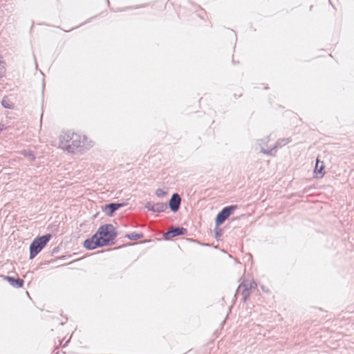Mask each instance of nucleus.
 <instances>
[{"mask_svg":"<svg viewBox=\"0 0 354 354\" xmlns=\"http://www.w3.org/2000/svg\"><path fill=\"white\" fill-rule=\"evenodd\" d=\"M95 142L86 135L71 130L62 131L58 136V147L72 154H84L92 149Z\"/></svg>","mask_w":354,"mask_h":354,"instance_id":"nucleus-1","label":"nucleus"},{"mask_svg":"<svg viewBox=\"0 0 354 354\" xmlns=\"http://www.w3.org/2000/svg\"><path fill=\"white\" fill-rule=\"evenodd\" d=\"M115 227L111 224H106L99 227L96 235L101 245H106L116 236Z\"/></svg>","mask_w":354,"mask_h":354,"instance_id":"nucleus-2","label":"nucleus"},{"mask_svg":"<svg viewBox=\"0 0 354 354\" xmlns=\"http://www.w3.org/2000/svg\"><path fill=\"white\" fill-rule=\"evenodd\" d=\"M50 237V234H46L34 239L30 245V259H32L44 248Z\"/></svg>","mask_w":354,"mask_h":354,"instance_id":"nucleus-3","label":"nucleus"},{"mask_svg":"<svg viewBox=\"0 0 354 354\" xmlns=\"http://www.w3.org/2000/svg\"><path fill=\"white\" fill-rule=\"evenodd\" d=\"M270 141V136H266L256 140V145L260 149V152L268 156H272L274 152V148L270 149H266L265 147L268 145Z\"/></svg>","mask_w":354,"mask_h":354,"instance_id":"nucleus-4","label":"nucleus"},{"mask_svg":"<svg viewBox=\"0 0 354 354\" xmlns=\"http://www.w3.org/2000/svg\"><path fill=\"white\" fill-rule=\"evenodd\" d=\"M145 207L147 210L151 211L152 212H155V213L163 212L167 208V205L165 203H162V202L155 203L151 201L147 202Z\"/></svg>","mask_w":354,"mask_h":354,"instance_id":"nucleus-5","label":"nucleus"},{"mask_svg":"<svg viewBox=\"0 0 354 354\" xmlns=\"http://www.w3.org/2000/svg\"><path fill=\"white\" fill-rule=\"evenodd\" d=\"M235 209V207L234 206H228L223 208L221 212L218 213L217 215L215 223L216 226L220 225L222 224L225 219H227L229 216L233 212L234 209Z\"/></svg>","mask_w":354,"mask_h":354,"instance_id":"nucleus-6","label":"nucleus"},{"mask_svg":"<svg viewBox=\"0 0 354 354\" xmlns=\"http://www.w3.org/2000/svg\"><path fill=\"white\" fill-rule=\"evenodd\" d=\"M84 246L86 249L93 250L97 246H104L100 243V240L97 238V235L95 234L91 239H86L84 242Z\"/></svg>","mask_w":354,"mask_h":354,"instance_id":"nucleus-7","label":"nucleus"},{"mask_svg":"<svg viewBox=\"0 0 354 354\" xmlns=\"http://www.w3.org/2000/svg\"><path fill=\"white\" fill-rule=\"evenodd\" d=\"M180 197L178 194H174L169 202V206L170 209L173 212H176L179 209V206L180 204Z\"/></svg>","mask_w":354,"mask_h":354,"instance_id":"nucleus-8","label":"nucleus"},{"mask_svg":"<svg viewBox=\"0 0 354 354\" xmlns=\"http://www.w3.org/2000/svg\"><path fill=\"white\" fill-rule=\"evenodd\" d=\"M324 164L323 162H320L318 159H317L315 167L313 171V174L315 176V178L319 179L324 176L325 172L324 171Z\"/></svg>","mask_w":354,"mask_h":354,"instance_id":"nucleus-9","label":"nucleus"},{"mask_svg":"<svg viewBox=\"0 0 354 354\" xmlns=\"http://www.w3.org/2000/svg\"><path fill=\"white\" fill-rule=\"evenodd\" d=\"M122 206L123 205L121 203H111L106 205L103 208V211L107 216H111L115 210Z\"/></svg>","mask_w":354,"mask_h":354,"instance_id":"nucleus-10","label":"nucleus"},{"mask_svg":"<svg viewBox=\"0 0 354 354\" xmlns=\"http://www.w3.org/2000/svg\"><path fill=\"white\" fill-rule=\"evenodd\" d=\"M5 280L9 282V283L13 286L17 288H21L23 286V281L19 279H14L11 277H4Z\"/></svg>","mask_w":354,"mask_h":354,"instance_id":"nucleus-11","label":"nucleus"},{"mask_svg":"<svg viewBox=\"0 0 354 354\" xmlns=\"http://www.w3.org/2000/svg\"><path fill=\"white\" fill-rule=\"evenodd\" d=\"M185 232H186L185 229H184L183 227H177V228L173 229V230L167 232V233L165 234V236L171 234V236L174 237V236H176L178 235L184 234Z\"/></svg>","mask_w":354,"mask_h":354,"instance_id":"nucleus-12","label":"nucleus"},{"mask_svg":"<svg viewBox=\"0 0 354 354\" xmlns=\"http://www.w3.org/2000/svg\"><path fill=\"white\" fill-rule=\"evenodd\" d=\"M290 142H291V140L290 138L279 139L275 142V144L272 148H274V151H275L276 149L286 146V145L289 144Z\"/></svg>","mask_w":354,"mask_h":354,"instance_id":"nucleus-13","label":"nucleus"},{"mask_svg":"<svg viewBox=\"0 0 354 354\" xmlns=\"http://www.w3.org/2000/svg\"><path fill=\"white\" fill-rule=\"evenodd\" d=\"M1 106L7 109H14V104L12 102V101L6 96L3 97L1 100Z\"/></svg>","mask_w":354,"mask_h":354,"instance_id":"nucleus-14","label":"nucleus"},{"mask_svg":"<svg viewBox=\"0 0 354 354\" xmlns=\"http://www.w3.org/2000/svg\"><path fill=\"white\" fill-rule=\"evenodd\" d=\"M256 283L254 281H251L249 282L243 281L241 285H240L239 288H243L245 290H250L252 288L256 287Z\"/></svg>","mask_w":354,"mask_h":354,"instance_id":"nucleus-15","label":"nucleus"},{"mask_svg":"<svg viewBox=\"0 0 354 354\" xmlns=\"http://www.w3.org/2000/svg\"><path fill=\"white\" fill-rule=\"evenodd\" d=\"M21 154L24 156L25 157H27L31 161H34L35 159V156L33 152L30 150H26V149L22 150L21 151Z\"/></svg>","mask_w":354,"mask_h":354,"instance_id":"nucleus-16","label":"nucleus"},{"mask_svg":"<svg viewBox=\"0 0 354 354\" xmlns=\"http://www.w3.org/2000/svg\"><path fill=\"white\" fill-rule=\"evenodd\" d=\"M142 236H143L142 234H141V233L138 234V233H136V232H132V233L127 235V237L129 240H131V241L140 239L142 238Z\"/></svg>","mask_w":354,"mask_h":354,"instance_id":"nucleus-17","label":"nucleus"},{"mask_svg":"<svg viewBox=\"0 0 354 354\" xmlns=\"http://www.w3.org/2000/svg\"><path fill=\"white\" fill-rule=\"evenodd\" d=\"M155 194L158 198H164L166 196L167 192L162 189L159 188L156 190Z\"/></svg>","mask_w":354,"mask_h":354,"instance_id":"nucleus-18","label":"nucleus"},{"mask_svg":"<svg viewBox=\"0 0 354 354\" xmlns=\"http://www.w3.org/2000/svg\"><path fill=\"white\" fill-rule=\"evenodd\" d=\"M4 63L0 59V69H4Z\"/></svg>","mask_w":354,"mask_h":354,"instance_id":"nucleus-19","label":"nucleus"}]
</instances>
